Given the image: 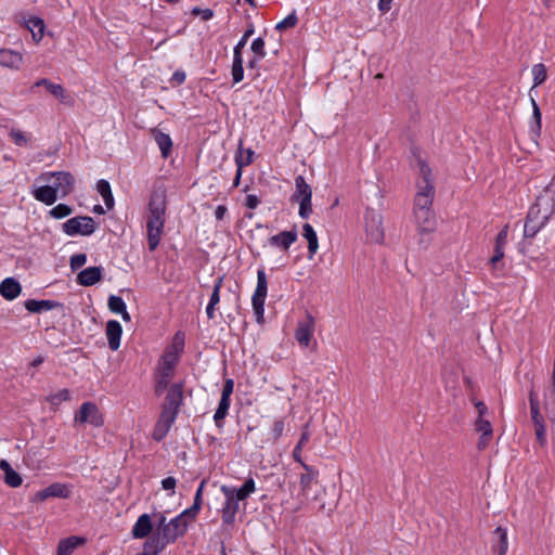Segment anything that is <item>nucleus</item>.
<instances>
[{
	"label": "nucleus",
	"instance_id": "obj_6",
	"mask_svg": "<svg viewBox=\"0 0 555 555\" xmlns=\"http://www.w3.org/2000/svg\"><path fill=\"white\" fill-rule=\"evenodd\" d=\"M167 393L162 405V413L177 417L184 399V382H178L167 387Z\"/></svg>",
	"mask_w": 555,
	"mask_h": 555
},
{
	"label": "nucleus",
	"instance_id": "obj_44",
	"mask_svg": "<svg viewBox=\"0 0 555 555\" xmlns=\"http://www.w3.org/2000/svg\"><path fill=\"white\" fill-rule=\"evenodd\" d=\"M504 257V248L494 246V255L490 258V264L493 271H502L504 264L501 263Z\"/></svg>",
	"mask_w": 555,
	"mask_h": 555
},
{
	"label": "nucleus",
	"instance_id": "obj_3",
	"mask_svg": "<svg viewBox=\"0 0 555 555\" xmlns=\"http://www.w3.org/2000/svg\"><path fill=\"white\" fill-rule=\"evenodd\" d=\"M417 166L420 180L417 181V192L414 198V209H431L435 197L431 170L422 159H417Z\"/></svg>",
	"mask_w": 555,
	"mask_h": 555
},
{
	"label": "nucleus",
	"instance_id": "obj_39",
	"mask_svg": "<svg viewBox=\"0 0 555 555\" xmlns=\"http://www.w3.org/2000/svg\"><path fill=\"white\" fill-rule=\"evenodd\" d=\"M531 105H532V118L534 121V125L531 128V132L533 138H538L541 134V111L533 98H531Z\"/></svg>",
	"mask_w": 555,
	"mask_h": 555
},
{
	"label": "nucleus",
	"instance_id": "obj_54",
	"mask_svg": "<svg viewBox=\"0 0 555 555\" xmlns=\"http://www.w3.org/2000/svg\"><path fill=\"white\" fill-rule=\"evenodd\" d=\"M72 540H63L60 542L57 546V553L56 555H72L73 553V546H72Z\"/></svg>",
	"mask_w": 555,
	"mask_h": 555
},
{
	"label": "nucleus",
	"instance_id": "obj_2",
	"mask_svg": "<svg viewBox=\"0 0 555 555\" xmlns=\"http://www.w3.org/2000/svg\"><path fill=\"white\" fill-rule=\"evenodd\" d=\"M147 243L151 250H155L159 244L165 224L166 195L162 192H153L149 202Z\"/></svg>",
	"mask_w": 555,
	"mask_h": 555
},
{
	"label": "nucleus",
	"instance_id": "obj_53",
	"mask_svg": "<svg viewBox=\"0 0 555 555\" xmlns=\"http://www.w3.org/2000/svg\"><path fill=\"white\" fill-rule=\"evenodd\" d=\"M155 517L156 530L153 534H159V537H163V533H165L166 528L168 527V521L163 513L156 514Z\"/></svg>",
	"mask_w": 555,
	"mask_h": 555
},
{
	"label": "nucleus",
	"instance_id": "obj_55",
	"mask_svg": "<svg viewBox=\"0 0 555 555\" xmlns=\"http://www.w3.org/2000/svg\"><path fill=\"white\" fill-rule=\"evenodd\" d=\"M199 507L196 505H192L191 507L184 509L180 516H182V518L184 520H188L189 522L193 519H195V517L197 516L198 512H199Z\"/></svg>",
	"mask_w": 555,
	"mask_h": 555
},
{
	"label": "nucleus",
	"instance_id": "obj_52",
	"mask_svg": "<svg viewBox=\"0 0 555 555\" xmlns=\"http://www.w3.org/2000/svg\"><path fill=\"white\" fill-rule=\"evenodd\" d=\"M87 262V255L86 254H76L70 257L69 264L70 269L73 271L78 270L82 266H85Z\"/></svg>",
	"mask_w": 555,
	"mask_h": 555
},
{
	"label": "nucleus",
	"instance_id": "obj_58",
	"mask_svg": "<svg viewBox=\"0 0 555 555\" xmlns=\"http://www.w3.org/2000/svg\"><path fill=\"white\" fill-rule=\"evenodd\" d=\"M233 389H234V382H233V379H231V378L225 379L220 399L230 400V397H231V395L233 392Z\"/></svg>",
	"mask_w": 555,
	"mask_h": 555
},
{
	"label": "nucleus",
	"instance_id": "obj_22",
	"mask_svg": "<svg viewBox=\"0 0 555 555\" xmlns=\"http://www.w3.org/2000/svg\"><path fill=\"white\" fill-rule=\"evenodd\" d=\"M543 408L548 420L555 424V375H552V383L544 391Z\"/></svg>",
	"mask_w": 555,
	"mask_h": 555
},
{
	"label": "nucleus",
	"instance_id": "obj_56",
	"mask_svg": "<svg viewBox=\"0 0 555 555\" xmlns=\"http://www.w3.org/2000/svg\"><path fill=\"white\" fill-rule=\"evenodd\" d=\"M508 225L506 224L496 235L495 245L496 247L505 248L507 243Z\"/></svg>",
	"mask_w": 555,
	"mask_h": 555
},
{
	"label": "nucleus",
	"instance_id": "obj_4",
	"mask_svg": "<svg viewBox=\"0 0 555 555\" xmlns=\"http://www.w3.org/2000/svg\"><path fill=\"white\" fill-rule=\"evenodd\" d=\"M178 363V356L175 352H166L159 360L157 365L156 373V385H155V393L157 396L162 395L167 387H169V382L171 380L175 372V367Z\"/></svg>",
	"mask_w": 555,
	"mask_h": 555
},
{
	"label": "nucleus",
	"instance_id": "obj_50",
	"mask_svg": "<svg viewBox=\"0 0 555 555\" xmlns=\"http://www.w3.org/2000/svg\"><path fill=\"white\" fill-rule=\"evenodd\" d=\"M253 53L255 56L263 59L266 56V50H264V40L261 37L256 38L251 42L250 47Z\"/></svg>",
	"mask_w": 555,
	"mask_h": 555
},
{
	"label": "nucleus",
	"instance_id": "obj_13",
	"mask_svg": "<svg viewBox=\"0 0 555 555\" xmlns=\"http://www.w3.org/2000/svg\"><path fill=\"white\" fill-rule=\"evenodd\" d=\"M221 491L225 496V503L222 507V520L227 525L233 524L238 511V500L234 496V488L222 486Z\"/></svg>",
	"mask_w": 555,
	"mask_h": 555
},
{
	"label": "nucleus",
	"instance_id": "obj_16",
	"mask_svg": "<svg viewBox=\"0 0 555 555\" xmlns=\"http://www.w3.org/2000/svg\"><path fill=\"white\" fill-rule=\"evenodd\" d=\"M414 217L420 233L429 234L436 228V218L431 209H414Z\"/></svg>",
	"mask_w": 555,
	"mask_h": 555
},
{
	"label": "nucleus",
	"instance_id": "obj_12",
	"mask_svg": "<svg viewBox=\"0 0 555 555\" xmlns=\"http://www.w3.org/2000/svg\"><path fill=\"white\" fill-rule=\"evenodd\" d=\"M75 421L78 423H90L95 427L103 425V418L98 406L92 402H85L75 414Z\"/></svg>",
	"mask_w": 555,
	"mask_h": 555
},
{
	"label": "nucleus",
	"instance_id": "obj_18",
	"mask_svg": "<svg viewBox=\"0 0 555 555\" xmlns=\"http://www.w3.org/2000/svg\"><path fill=\"white\" fill-rule=\"evenodd\" d=\"M313 331H314V320L311 317V314H307L306 321L298 323V326H297V330L295 333V337H296L297 341L299 343V345H301L304 347H308L310 344V340L312 338Z\"/></svg>",
	"mask_w": 555,
	"mask_h": 555
},
{
	"label": "nucleus",
	"instance_id": "obj_51",
	"mask_svg": "<svg viewBox=\"0 0 555 555\" xmlns=\"http://www.w3.org/2000/svg\"><path fill=\"white\" fill-rule=\"evenodd\" d=\"M10 137L17 146H25L28 144V138L20 129H12L10 131Z\"/></svg>",
	"mask_w": 555,
	"mask_h": 555
},
{
	"label": "nucleus",
	"instance_id": "obj_61",
	"mask_svg": "<svg viewBox=\"0 0 555 555\" xmlns=\"http://www.w3.org/2000/svg\"><path fill=\"white\" fill-rule=\"evenodd\" d=\"M283 430H284V422L282 420H276L272 426L273 438L279 439L282 436Z\"/></svg>",
	"mask_w": 555,
	"mask_h": 555
},
{
	"label": "nucleus",
	"instance_id": "obj_33",
	"mask_svg": "<svg viewBox=\"0 0 555 555\" xmlns=\"http://www.w3.org/2000/svg\"><path fill=\"white\" fill-rule=\"evenodd\" d=\"M302 236L308 241L309 257L312 258L319 248L318 236L310 223L302 225Z\"/></svg>",
	"mask_w": 555,
	"mask_h": 555
},
{
	"label": "nucleus",
	"instance_id": "obj_62",
	"mask_svg": "<svg viewBox=\"0 0 555 555\" xmlns=\"http://www.w3.org/2000/svg\"><path fill=\"white\" fill-rule=\"evenodd\" d=\"M310 440V431H309V424H306L302 427V431L299 438V441L297 442L298 446L305 447Z\"/></svg>",
	"mask_w": 555,
	"mask_h": 555
},
{
	"label": "nucleus",
	"instance_id": "obj_24",
	"mask_svg": "<svg viewBox=\"0 0 555 555\" xmlns=\"http://www.w3.org/2000/svg\"><path fill=\"white\" fill-rule=\"evenodd\" d=\"M122 328L118 321L111 320L106 323V337L108 340V347L112 350H117L120 346Z\"/></svg>",
	"mask_w": 555,
	"mask_h": 555
},
{
	"label": "nucleus",
	"instance_id": "obj_63",
	"mask_svg": "<svg viewBox=\"0 0 555 555\" xmlns=\"http://www.w3.org/2000/svg\"><path fill=\"white\" fill-rule=\"evenodd\" d=\"M177 485V479L173 477H167L162 480V487L164 490H175Z\"/></svg>",
	"mask_w": 555,
	"mask_h": 555
},
{
	"label": "nucleus",
	"instance_id": "obj_57",
	"mask_svg": "<svg viewBox=\"0 0 555 555\" xmlns=\"http://www.w3.org/2000/svg\"><path fill=\"white\" fill-rule=\"evenodd\" d=\"M192 14L195 16L201 15L203 21H209L214 16V11L211 9H201L195 7L192 9Z\"/></svg>",
	"mask_w": 555,
	"mask_h": 555
},
{
	"label": "nucleus",
	"instance_id": "obj_5",
	"mask_svg": "<svg viewBox=\"0 0 555 555\" xmlns=\"http://www.w3.org/2000/svg\"><path fill=\"white\" fill-rule=\"evenodd\" d=\"M295 192L291 196V202L299 203L298 215L302 219H308L312 214V189L302 176L295 178Z\"/></svg>",
	"mask_w": 555,
	"mask_h": 555
},
{
	"label": "nucleus",
	"instance_id": "obj_9",
	"mask_svg": "<svg viewBox=\"0 0 555 555\" xmlns=\"http://www.w3.org/2000/svg\"><path fill=\"white\" fill-rule=\"evenodd\" d=\"M64 233L69 236L77 234L89 236L95 231V222L92 217L78 216L68 219L62 225Z\"/></svg>",
	"mask_w": 555,
	"mask_h": 555
},
{
	"label": "nucleus",
	"instance_id": "obj_20",
	"mask_svg": "<svg viewBox=\"0 0 555 555\" xmlns=\"http://www.w3.org/2000/svg\"><path fill=\"white\" fill-rule=\"evenodd\" d=\"M101 280L102 269L100 267L86 268L77 275V283L82 286H92Z\"/></svg>",
	"mask_w": 555,
	"mask_h": 555
},
{
	"label": "nucleus",
	"instance_id": "obj_30",
	"mask_svg": "<svg viewBox=\"0 0 555 555\" xmlns=\"http://www.w3.org/2000/svg\"><path fill=\"white\" fill-rule=\"evenodd\" d=\"M152 134L162 152V156L164 158H167L170 155L172 149L171 138L169 137V134L164 133L158 129H153Z\"/></svg>",
	"mask_w": 555,
	"mask_h": 555
},
{
	"label": "nucleus",
	"instance_id": "obj_27",
	"mask_svg": "<svg viewBox=\"0 0 555 555\" xmlns=\"http://www.w3.org/2000/svg\"><path fill=\"white\" fill-rule=\"evenodd\" d=\"M62 307V304L54 300H36L28 299L25 301V308L31 313H40L42 311L52 310Z\"/></svg>",
	"mask_w": 555,
	"mask_h": 555
},
{
	"label": "nucleus",
	"instance_id": "obj_35",
	"mask_svg": "<svg viewBox=\"0 0 555 555\" xmlns=\"http://www.w3.org/2000/svg\"><path fill=\"white\" fill-rule=\"evenodd\" d=\"M302 468L306 470V473L301 474L300 476V488L302 494L307 495L311 483L318 475V472L306 463H302Z\"/></svg>",
	"mask_w": 555,
	"mask_h": 555
},
{
	"label": "nucleus",
	"instance_id": "obj_26",
	"mask_svg": "<svg viewBox=\"0 0 555 555\" xmlns=\"http://www.w3.org/2000/svg\"><path fill=\"white\" fill-rule=\"evenodd\" d=\"M253 156L254 151L250 149H247V159H243V149H242V141H240L238 151L235 155V164H236V175L233 181V186L236 188L240 184L241 177H242V169L245 166H248L253 163Z\"/></svg>",
	"mask_w": 555,
	"mask_h": 555
},
{
	"label": "nucleus",
	"instance_id": "obj_25",
	"mask_svg": "<svg viewBox=\"0 0 555 555\" xmlns=\"http://www.w3.org/2000/svg\"><path fill=\"white\" fill-rule=\"evenodd\" d=\"M175 421L176 418L171 415L169 416L167 414L160 413L153 430V439L156 441H162L168 434Z\"/></svg>",
	"mask_w": 555,
	"mask_h": 555
},
{
	"label": "nucleus",
	"instance_id": "obj_41",
	"mask_svg": "<svg viewBox=\"0 0 555 555\" xmlns=\"http://www.w3.org/2000/svg\"><path fill=\"white\" fill-rule=\"evenodd\" d=\"M532 75H533V87L540 86L546 80L547 74H546V67L544 64H535L532 67Z\"/></svg>",
	"mask_w": 555,
	"mask_h": 555
},
{
	"label": "nucleus",
	"instance_id": "obj_23",
	"mask_svg": "<svg viewBox=\"0 0 555 555\" xmlns=\"http://www.w3.org/2000/svg\"><path fill=\"white\" fill-rule=\"evenodd\" d=\"M297 241L296 230L283 231L269 238V244L274 247H280L287 250L293 243Z\"/></svg>",
	"mask_w": 555,
	"mask_h": 555
},
{
	"label": "nucleus",
	"instance_id": "obj_14",
	"mask_svg": "<svg viewBox=\"0 0 555 555\" xmlns=\"http://www.w3.org/2000/svg\"><path fill=\"white\" fill-rule=\"evenodd\" d=\"M188 527L189 521L178 515L168 521V527L162 538L167 544L173 543L178 538L183 537L186 533Z\"/></svg>",
	"mask_w": 555,
	"mask_h": 555
},
{
	"label": "nucleus",
	"instance_id": "obj_15",
	"mask_svg": "<svg viewBox=\"0 0 555 555\" xmlns=\"http://www.w3.org/2000/svg\"><path fill=\"white\" fill-rule=\"evenodd\" d=\"M70 495L69 488L60 482H54L35 494L34 501L43 502L49 498L67 499Z\"/></svg>",
	"mask_w": 555,
	"mask_h": 555
},
{
	"label": "nucleus",
	"instance_id": "obj_47",
	"mask_svg": "<svg viewBox=\"0 0 555 555\" xmlns=\"http://www.w3.org/2000/svg\"><path fill=\"white\" fill-rule=\"evenodd\" d=\"M298 17L296 11L294 10L291 14H288L283 21L276 24L275 29L285 30L288 28H293L297 25Z\"/></svg>",
	"mask_w": 555,
	"mask_h": 555
},
{
	"label": "nucleus",
	"instance_id": "obj_11",
	"mask_svg": "<svg viewBox=\"0 0 555 555\" xmlns=\"http://www.w3.org/2000/svg\"><path fill=\"white\" fill-rule=\"evenodd\" d=\"M39 87H44L46 90L52 94L53 96H55L56 99L60 100L61 103L65 104V105H69V106H73L74 105V99L70 94H68L66 92V90L61 86V85H57V83H53L52 81H50L49 79L47 78H41L39 80H37L30 88H29V92L30 93H36L37 92V89Z\"/></svg>",
	"mask_w": 555,
	"mask_h": 555
},
{
	"label": "nucleus",
	"instance_id": "obj_31",
	"mask_svg": "<svg viewBox=\"0 0 555 555\" xmlns=\"http://www.w3.org/2000/svg\"><path fill=\"white\" fill-rule=\"evenodd\" d=\"M493 550L498 555H504L508 548L506 529L502 527L495 528L493 531Z\"/></svg>",
	"mask_w": 555,
	"mask_h": 555
},
{
	"label": "nucleus",
	"instance_id": "obj_37",
	"mask_svg": "<svg viewBox=\"0 0 555 555\" xmlns=\"http://www.w3.org/2000/svg\"><path fill=\"white\" fill-rule=\"evenodd\" d=\"M27 28L31 31L35 41H40L43 37L44 22L39 17H30L26 21Z\"/></svg>",
	"mask_w": 555,
	"mask_h": 555
},
{
	"label": "nucleus",
	"instance_id": "obj_21",
	"mask_svg": "<svg viewBox=\"0 0 555 555\" xmlns=\"http://www.w3.org/2000/svg\"><path fill=\"white\" fill-rule=\"evenodd\" d=\"M153 529L151 516L149 514H142L137 519L132 527V537L134 539H143L150 535Z\"/></svg>",
	"mask_w": 555,
	"mask_h": 555
},
{
	"label": "nucleus",
	"instance_id": "obj_59",
	"mask_svg": "<svg viewBox=\"0 0 555 555\" xmlns=\"http://www.w3.org/2000/svg\"><path fill=\"white\" fill-rule=\"evenodd\" d=\"M526 219H531V221H542V217L540 216V210L538 206V199L535 201L534 205L530 207Z\"/></svg>",
	"mask_w": 555,
	"mask_h": 555
},
{
	"label": "nucleus",
	"instance_id": "obj_17",
	"mask_svg": "<svg viewBox=\"0 0 555 555\" xmlns=\"http://www.w3.org/2000/svg\"><path fill=\"white\" fill-rule=\"evenodd\" d=\"M475 430L480 434L477 448L478 450L482 451L485 450L493 437V429L492 425L488 420H485L483 417H477L475 421Z\"/></svg>",
	"mask_w": 555,
	"mask_h": 555
},
{
	"label": "nucleus",
	"instance_id": "obj_19",
	"mask_svg": "<svg viewBox=\"0 0 555 555\" xmlns=\"http://www.w3.org/2000/svg\"><path fill=\"white\" fill-rule=\"evenodd\" d=\"M22 63V53L11 49H0V66L10 69H18Z\"/></svg>",
	"mask_w": 555,
	"mask_h": 555
},
{
	"label": "nucleus",
	"instance_id": "obj_29",
	"mask_svg": "<svg viewBox=\"0 0 555 555\" xmlns=\"http://www.w3.org/2000/svg\"><path fill=\"white\" fill-rule=\"evenodd\" d=\"M21 284L13 278H7L0 284V294L8 300H13L21 293Z\"/></svg>",
	"mask_w": 555,
	"mask_h": 555
},
{
	"label": "nucleus",
	"instance_id": "obj_42",
	"mask_svg": "<svg viewBox=\"0 0 555 555\" xmlns=\"http://www.w3.org/2000/svg\"><path fill=\"white\" fill-rule=\"evenodd\" d=\"M70 399V391L68 389H62L55 393L50 395L47 398V401L54 406L60 405L64 401H68Z\"/></svg>",
	"mask_w": 555,
	"mask_h": 555
},
{
	"label": "nucleus",
	"instance_id": "obj_34",
	"mask_svg": "<svg viewBox=\"0 0 555 555\" xmlns=\"http://www.w3.org/2000/svg\"><path fill=\"white\" fill-rule=\"evenodd\" d=\"M222 281H223V278L221 276V278H218L217 281L215 282L212 294L210 296L208 306L206 308V313H207L208 319L215 318V307L220 301V288L222 285Z\"/></svg>",
	"mask_w": 555,
	"mask_h": 555
},
{
	"label": "nucleus",
	"instance_id": "obj_60",
	"mask_svg": "<svg viewBox=\"0 0 555 555\" xmlns=\"http://www.w3.org/2000/svg\"><path fill=\"white\" fill-rule=\"evenodd\" d=\"M96 190L101 194L102 197L112 192L108 181L103 180V179L98 181Z\"/></svg>",
	"mask_w": 555,
	"mask_h": 555
},
{
	"label": "nucleus",
	"instance_id": "obj_38",
	"mask_svg": "<svg viewBox=\"0 0 555 555\" xmlns=\"http://www.w3.org/2000/svg\"><path fill=\"white\" fill-rule=\"evenodd\" d=\"M255 481L253 478H248L245 480L243 486L238 489H234V496L238 501L246 500L253 492H255Z\"/></svg>",
	"mask_w": 555,
	"mask_h": 555
},
{
	"label": "nucleus",
	"instance_id": "obj_8",
	"mask_svg": "<svg viewBox=\"0 0 555 555\" xmlns=\"http://www.w3.org/2000/svg\"><path fill=\"white\" fill-rule=\"evenodd\" d=\"M530 414L534 426V435L538 443L541 447L546 444V433L544 417L540 412V402L538 395L530 390L529 392Z\"/></svg>",
	"mask_w": 555,
	"mask_h": 555
},
{
	"label": "nucleus",
	"instance_id": "obj_1",
	"mask_svg": "<svg viewBox=\"0 0 555 555\" xmlns=\"http://www.w3.org/2000/svg\"><path fill=\"white\" fill-rule=\"evenodd\" d=\"M52 184L41 185L33 191L34 197L48 206L54 204L59 197L64 198L74 190L75 178L68 171H54L41 173L37 181L50 182Z\"/></svg>",
	"mask_w": 555,
	"mask_h": 555
},
{
	"label": "nucleus",
	"instance_id": "obj_28",
	"mask_svg": "<svg viewBox=\"0 0 555 555\" xmlns=\"http://www.w3.org/2000/svg\"><path fill=\"white\" fill-rule=\"evenodd\" d=\"M168 544L163 540L159 534H152L143 544L141 553L144 555H158L165 550Z\"/></svg>",
	"mask_w": 555,
	"mask_h": 555
},
{
	"label": "nucleus",
	"instance_id": "obj_32",
	"mask_svg": "<svg viewBox=\"0 0 555 555\" xmlns=\"http://www.w3.org/2000/svg\"><path fill=\"white\" fill-rule=\"evenodd\" d=\"M537 199H538L540 216L542 217V221L545 224L548 221L550 217L554 212L555 202L551 197L541 196V195H539L537 197Z\"/></svg>",
	"mask_w": 555,
	"mask_h": 555
},
{
	"label": "nucleus",
	"instance_id": "obj_46",
	"mask_svg": "<svg viewBox=\"0 0 555 555\" xmlns=\"http://www.w3.org/2000/svg\"><path fill=\"white\" fill-rule=\"evenodd\" d=\"M73 209L66 204H59L50 210V216L55 219H62L72 215Z\"/></svg>",
	"mask_w": 555,
	"mask_h": 555
},
{
	"label": "nucleus",
	"instance_id": "obj_64",
	"mask_svg": "<svg viewBox=\"0 0 555 555\" xmlns=\"http://www.w3.org/2000/svg\"><path fill=\"white\" fill-rule=\"evenodd\" d=\"M259 205V198L257 195L248 194L246 196V206L250 209H255Z\"/></svg>",
	"mask_w": 555,
	"mask_h": 555
},
{
	"label": "nucleus",
	"instance_id": "obj_43",
	"mask_svg": "<svg viewBox=\"0 0 555 555\" xmlns=\"http://www.w3.org/2000/svg\"><path fill=\"white\" fill-rule=\"evenodd\" d=\"M545 224L543 221H531L526 219L524 227V235L525 237H533Z\"/></svg>",
	"mask_w": 555,
	"mask_h": 555
},
{
	"label": "nucleus",
	"instance_id": "obj_45",
	"mask_svg": "<svg viewBox=\"0 0 555 555\" xmlns=\"http://www.w3.org/2000/svg\"><path fill=\"white\" fill-rule=\"evenodd\" d=\"M108 309L114 313L124 312L126 304L124 299L116 295H111L107 301Z\"/></svg>",
	"mask_w": 555,
	"mask_h": 555
},
{
	"label": "nucleus",
	"instance_id": "obj_7",
	"mask_svg": "<svg viewBox=\"0 0 555 555\" xmlns=\"http://www.w3.org/2000/svg\"><path fill=\"white\" fill-rule=\"evenodd\" d=\"M267 291H268V281H267L266 272L263 269H259L257 272L256 291L251 298L253 309H254V312L256 315V321L258 323L263 322L264 301H266V297H267Z\"/></svg>",
	"mask_w": 555,
	"mask_h": 555
},
{
	"label": "nucleus",
	"instance_id": "obj_10",
	"mask_svg": "<svg viewBox=\"0 0 555 555\" xmlns=\"http://www.w3.org/2000/svg\"><path fill=\"white\" fill-rule=\"evenodd\" d=\"M365 232L366 238L371 243L380 244L384 241V229L382 215L372 209L365 212Z\"/></svg>",
	"mask_w": 555,
	"mask_h": 555
},
{
	"label": "nucleus",
	"instance_id": "obj_48",
	"mask_svg": "<svg viewBox=\"0 0 555 555\" xmlns=\"http://www.w3.org/2000/svg\"><path fill=\"white\" fill-rule=\"evenodd\" d=\"M4 481L12 488L20 487L23 482L21 475L13 468L4 475Z\"/></svg>",
	"mask_w": 555,
	"mask_h": 555
},
{
	"label": "nucleus",
	"instance_id": "obj_40",
	"mask_svg": "<svg viewBox=\"0 0 555 555\" xmlns=\"http://www.w3.org/2000/svg\"><path fill=\"white\" fill-rule=\"evenodd\" d=\"M229 408H230V400L220 399L218 408L214 415V421H215L217 427L220 428L222 426V421L227 416Z\"/></svg>",
	"mask_w": 555,
	"mask_h": 555
},
{
	"label": "nucleus",
	"instance_id": "obj_36",
	"mask_svg": "<svg viewBox=\"0 0 555 555\" xmlns=\"http://www.w3.org/2000/svg\"><path fill=\"white\" fill-rule=\"evenodd\" d=\"M232 79L233 83H238L244 78V68H243V55L242 52H233V63H232Z\"/></svg>",
	"mask_w": 555,
	"mask_h": 555
},
{
	"label": "nucleus",
	"instance_id": "obj_49",
	"mask_svg": "<svg viewBox=\"0 0 555 555\" xmlns=\"http://www.w3.org/2000/svg\"><path fill=\"white\" fill-rule=\"evenodd\" d=\"M254 31H255L254 25L249 24L247 29L244 31L242 38L240 39V41L234 47V50H233L234 53L242 52V50L246 46L249 37L254 34Z\"/></svg>",
	"mask_w": 555,
	"mask_h": 555
}]
</instances>
